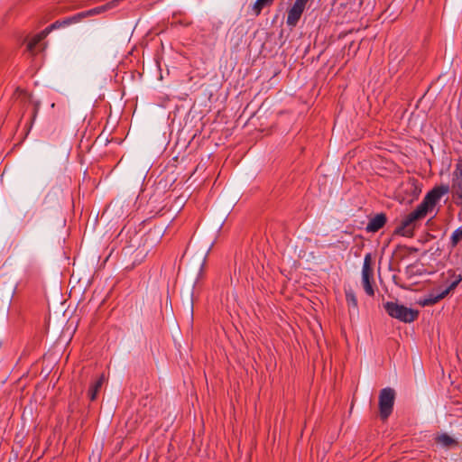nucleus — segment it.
Segmentation results:
<instances>
[{
  "label": "nucleus",
  "instance_id": "5",
  "mask_svg": "<svg viewBox=\"0 0 462 462\" xmlns=\"http://www.w3.org/2000/svg\"><path fill=\"white\" fill-rule=\"evenodd\" d=\"M362 283L365 291L369 296L374 295V290L373 288V268H372V257L371 254H366L364 259V264L362 268Z\"/></svg>",
  "mask_w": 462,
  "mask_h": 462
},
{
  "label": "nucleus",
  "instance_id": "13",
  "mask_svg": "<svg viewBox=\"0 0 462 462\" xmlns=\"http://www.w3.org/2000/svg\"><path fill=\"white\" fill-rule=\"evenodd\" d=\"M460 243H462V228L456 229L450 237V248L454 249L457 247Z\"/></svg>",
  "mask_w": 462,
  "mask_h": 462
},
{
  "label": "nucleus",
  "instance_id": "17",
  "mask_svg": "<svg viewBox=\"0 0 462 462\" xmlns=\"http://www.w3.org/2000/svg\"><path fill=\"white\" fill-rule=\"evenodd\" d=\"M61 27H62V25L60 23V20H58L44 29L45 34H49L53 30H56V29L61 28Z\"/></svg>",
  "mask_w": 462,
  "mask_h": 462
},
{
  "label": "nucleus",
  "instance_id": "2",
  "mask_svg": "<svg viewBox=\"0 0 462 462\" xmlns=\"http://www.w3.org/2000/svg\"><path fill=\"white\" fill-rule=\"evenodd\" d=\"M448 190V187L444 185L433 188L426 194L420 204L402 220L395 232L403 236H411L416 222L432 212L442 196L447 194Z\"/></svg>",
  "mask_w": 462,
  "mask_h": 462
},
{
  "label": "nucleus",
  "instance_id": "3",
  "mask_svg": "<svg viewBox=\"0 0 462 462\" xmlns=\"http://www.w3.org/2000/svg\"><path fill=\"white\" fill-rule=\"evenodd\" d=\"M384 309L389 316L405 323L414 321L419 316L418 310L393 301L386 302Z\"/></svg>",
  "mask_w": 462,
  "mask_h": 462
},
{
  "label": "nucleus",
  "instance_id": "20",
  "mask_svg": "<svg viewBox=\"0 0 462 462\" xmlns=\"http://www.w3.org/2000/svg\"><path fill=\"white\" fill-rule=\"evenodd\" d=\"M51 193L49 192L48 194H46L45 198H44V201L43 202H46L47 199L50 197Z\"/></svg>",
  "mask_w": 462,
  "mask_h": 462
},
{
  "label": "nucleus",
  "instance_id": "16",
  "mask_svg": "<svg viewBox=\"0 0 462 462\" xmlns=\"http://www.w3.org/2000/svg\"><path fill=\"white\" fill-rule=\"evenodd\" d=\"M80 17H79V14H76L70 17H68V18H65L63 20H60V23L62 25V27H65V26H69L72 23H79L80 22Z\"/></svg>",
  "mask_w": 462,
  "mask_h": 462
},
{
  "label": "nucleus",
  "instance_id": "10",
  "mask_svg": "<svg viewBox=\"0 0 462 462\" xmlns=\"http://www.w3.org/2000/svg\"><path fill=\"white\" fill-rule=\"evenodd\" d=\"M435 441L437 444L446 448H449L457 445V441L447 433H441L438 435L435 438Z\"/></svg>",
  "mask_w": 462,
  "mask_h": 462
},
{
  "label": "nucleus",
  "instance_id": "21",
  "mask_svg": "<svg viewBox=\"0 0 462 462\" xmlns=\"http://www.w3.org/2000/svg\"><path fill=\"white\" fill-rule=\"evenodd\" d=\"M461 128H462V123H461Z\"/></svg>",
  "mask_w": 462,
  "mask_h": 462
},
{
  "label": "nucleus",
  "instance_id": "15",
  "mask_svg": "<svg viewBox=\"0 0 462 462\" xmlns=\"http://www.w3.org/2000/svg\"><path fill=\"white\" fill-rule=\"evenodd\" d=\"M346 300L349 306L357 307V300L353 291H346Z\"/></svg>",
  "mask_w": 462,
  "mask_h": 462
},
{
  "label": "nucleus",
  "instance_id": "1",
  "mask_svg": "<svg viewBox=\"0 0 462 462\" xmlns=\"http://www.w3.org/2000/svg\"><path fill=\"white\" fill-rule=\"evenodd\" d=\"M448 190V187L444 185L433 188L426 194L420 204L402 220L395 232L403 236H411L416 222L432 212L442 196L447 194Z\"/></svg>",
  "mask_w": 462,
  "mask_h": 462
},
{
  "label": "nucleus",
  "instance_id": "9",
  "mask_svg": "<svg viewBox=\"0 0 462 462\" xmlns=\"http://www.w3.org/2000/svg\"><path fill=\"white\" fill-rule=\"evenodd\" d=\"M303 12H304V10H302L295 5H292L288 10V15H287V21H286L287 25L291 26V27H295L297 25V23H299Z\"/></svg>",
  "mask_w": 462,
  "mask_h": 462
},
{
  "label": "nucleus",
  "instance_id": "11",
  "mask_svg": "<svg viewBox=\"0 0 462 462\" xmlns=\"http://www.w3.org/2000/svg\"><path fill=\"white\" fill-rule=\"evenodd\" d=\"M48 34H45V30H42L41 32L34 35L27 43V50L33 53L36 51L38 44L47 37Z\"/></svg>",
  "mask_w": 462,
  "mask_h": 462
},
{
  "label": "nucleus",
  "instance_id": "7",
  "mask_svg": "<svg viewBox=\"0 0 462 462\" xmlns=\"http://www.w3.org/2000/svg\"><path fill=\"white\" fill-rule=\"evenodd\" d=\"M452 192L457 198L462 199V160H460L453 172Z\"/></svg>",
  "mask_w": 462,
  "mask_h": 462
},
{
  "label": "nucleus",
  "instance_id": "6",
  "mask_svg": "<svg viewBox=\"0 0 462 462\" xmlns=\"http://www.w3.org/2000/svg\"><path fill=\"white\" fill-rule=\"evenodd\" d=\"M462 277L458 275L455 281H453L447 288L441 290L438 293H430V295L420 299L419 304L422 307L431 306L439 302L440 300L444 299L446 296L449 294L451 291H453L458 283L461 282Z\"/></svg>",
  "mask_w": 462,
  "mask_h": 462
},
{
  "label": "nucleus",
  "instance_id": "4",
  "mask_svg": "<svg viewBox=\"0 0 462 462\" xmlns=\"http://www.w3.org/2000/svg\"><path fill=\"white\" fill-rule=\"evenodd\" d=\"M395 393L392 388H384L379 395V410L382 420H386L393 411Z\"/></svg>",
  "mask_w": 462,
  "mask_h": 462
},
{
  "label": "nucleus",
  "instance_id": "14",
  "mask_svg": "<svg viewBox=\"0 0 462 462\" xmlns=\"http://www.w3.org/2000/svg\"><path fill=\"white\" fill-rule=\"evenodd\" d=\"M273 2V0H256L253 6L255 15H259L263 8L267 5H271Z\"/></svg>",
  "mask_w": 462,
  "mask_h": 462
},
{
  "label": "nucleus",
  "instance_id": "18",
  "mask_svg": "<svg viewBox=\"0 0 462 462\" xmlns=\"http://www.w3.org/2000/svg\"><path fill=\"white\" fill-rule=\"evenodd\" d=\"M309 2V0H295L293 5L305 10L306 5Z\"/></svg>",
  "mask_w": 462,
  "mask_h": 462
},
{
  "label": "nucleus",
  "instance_id": "8",
  "mask_svg": "<svg viewBox=\"0 0 462 462\" xmlns=\"http://www.w3.org/2000/svg\"><path fill=\"white\" fill-rule=\"evenodd\" d=\"M386 223V217L384 214H377L373 218H371L366 226L367 232H377L380 230Z\"/></svg>",
  "mask_w": 462,
  "mask_h": 462
},
{
  "label": "nucleus",
  "instance_id": "19",
  "mask_svg": "<svg viewBox=\"0 0 462 462\" xmlns=\"http://www.w3.org/2000/svg\"><path fill=\"white\" fill-rule=\"evenodd\" d=\"M407 186L409 187V189L413 192L414 196L417 197L419 195L418 189L414 185V183H408Z\"/></svg>",
  "mask_w": 462,
  "mask_h": 462
},
{
  "label": "nucleus",
  "instance_id": "12",
  "mask_svg": "<svg viewBox=\"0 0 462 462\" xmlns=\"http://www.w3.org/2000/svg\"><path fill=\"white\" fill-rule=\"evenodd\" d=\"M103 382H104V374H102L99 377V379L93 385H91V387L89 389V393H88L89 398L91 401H95L97 399V393H98L100 388L102 387Z\"/></svg>",
  "mask_w": 462,
  "mask_h": 462
}]
</instances>
